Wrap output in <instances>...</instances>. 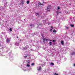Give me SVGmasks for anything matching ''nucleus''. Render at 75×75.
<instances>
[{"label":"nucleus","instance_id":"nucleus-1","mask_svg":"<svg viewBox=\"0 0 75 75\" xmlns=\"http://www.w3.org/2000/svg\"><path fill=\"white\" fill-rule=\"evenodd\" d=\"M24 57L25 59L27 58L28 59H31V58L30 57V56H29V55L28 54H24Z\"/></svg>","mask_w":75,"mask_h":75},{"label":"nucleus","instance_id":"nucleus-2","mask_svg":"<svg viewBox=\"0 0 75 75\" xmlns=\"http://www.w3.org/2000/svg\"><path fill=\"white\" fill-rule=\"evenodd\" d=\"M51 9L50 7V6L47 7V10L48 11H50Z\"/></svg>","mask_w":75,"mask_h":75},{"label":"nucleus","instance_id":"nucleus-3","mask_svg":"<svg viewBox=\"0 0 75 75\" xmlns=\"http://www.w3.org/2000/svg\"><path fill=\"white\" fill-rule=\"evenodd\" d=\"M36 16H38V17H40V16H39V13H36Z\"/></svg>","mask_w":75,"mask_h":75},{"label":"nucleus","instance_id":"nucleus-4","mask_svg":"<svg viewBox=\"0 0 75 75\" xmlns=\"http://www.w3.org/2000/svg\"><path fill=\"white\" fill-rule=\"evenodd\" d=\"M10 41L9 39H8V38L7 39V43H8L10 42Z\"/></svg>","mask_w":75,"mask_h":75},{"label":"nucleus","instance_id":"nucleus-5","mask_svg":"<svg viewBox=\"0 0 75 75\" xmlns=\"http://www.w3.org/2000/svg\"><path fill=\"white\" fill-rule=\"evenodd\" d=\"M42 69V68H41V67L40 66V67H39V68L38 69V71H40L41 70V69Z\"/></svg>","mask_w":75,"mask_h":75},{"label":"nucleus","instance_id":"nucleus-6","mask_svg":"<svg viewBox=\"0 0 75 75\" xmlns=\"http://www.w3.org/2000/svg\"><path fill=\"white\" fill-rule=\"evenodd\" d=\"M75 54V52H73L71 54V55H74Z\"/></svg>","mask_w":75,"mask_h":75},{"label":"nucleus","instance_id":"nucleus-7","mask_svg":"<svg viewBox=\"0 0 75 75\" xmlns=\"http://www.w3.org/2000/svg\"><path fill=\"white\" fill-rule=\"evenodd\" d=\"M64 41H61V43H62V45H64V43L63 42H64Z\"/></svg>","mask_w":75,"mask_h":75},{"label":"nucleus","instance_id":"nucleus-8","mask_svg":"<svg viewBox=\"0 0 75 75\" xmlns=\"http://www.w3.org/2000/svg\"><path fill=\"white\" fill-rule=\"evenodd\" d=\"M39 5H43V4H41V3L40 2L39 3Z\"/></svg>","mask_w":75,"mask_h":75},{"label":"nucleus","instance_id":"nucleus-9","mask_svg":"<svg viewBox=\"0 0 75 75\" xmlns=\"http://www.w3.org/2000/svg\"><path fill=\"white\" fill-rule=\"evenodd\" d=\"M70 26L71 27H74V25L71 24Z\"/></svg>","mask_w":75,"mask_h":75},{"label":"nucleus","instance_id":"nucleus-10","mask_svg":"<svg viewBox=\"0 0 75 75\" xmlns=\"http://www.w3.org/2000/svg\"><path fill=\"white\" fill-rule=\"evenodd\" d=\"M30 65H29L28 64H27V66L28 67H30Z\"/></svg>","mask_w":75,"mask_h":75},{"label":"nucleus","instance_id":"nucleus-11","mask_svg":"<svg viewBox=\"0 0 75 75\" xmlns=\"http://www.w3.org/2000/svg\"><path fill=\"white\" fill-rule=\"evenodd\" d=\"M59 13V11H57V15H58Z\"/></svg>","mask_w":75,"mask_h":75},{"label":"nucleus","instance_id":"nucleus-12","mask_svg":"<svg viewBox=\"0 0 75 75\" xmlns=\"http://www.w3.org/2000/svg\"><path fill=\"white\" fill-rule=\"evenodd\" d=\"M9 30H10V31L11 32H12V28H10L9 29Z\"/></svg>","mask_w":75,"mask_h":75},{"label":"nucleus","instance_id":"nucleus-13","mask_svg":"<svg viewBox=\"0 0 75 75\" xmlns=\"http://www.w3.org/2000/svg\"><path fill=\"white\" fill-rule=\"evenodd\" d=\"M29 3H30V1H27V3L28 4Z\"/></svg>","mask_w":75,"mask_h":75},{"label":"nucleus","instance_id":"nucleus-14","mask_svg":"<svg viewBox=\"0 0 75 75\" xmlns=\"http://www.w3.org/2000/svg\"><path fill=\"white\" fill-rule=\"evenodd\" d=\"M43 39V40H48L47 39H46L45 38H44Z\"/></svg>","mask_w":75,"mask_h":75},{"label":"nucleus","instance_id":"nucleus-15","mask_svg":"<svg viewBox=\"0 0 75 75\" xmlns=\"http://www.w3.org/2000/svg\"><path fill=\"white\" fill-rule=\"evenodd\" d=\"M41 25V23H39V24H38V26H39V25Z\"/></svg>","mask_w":75,"mask_h":75},{"label":"nucleus","instance_id":"nucleus-16","mask_svg":"<svg viewBox=\"0 0 75 75\" xmlns=\"http://www.w3.org/2000/svg\"><path fill=\"white\" fill-rule=\"evenodd\" d=\"M51 65H54V64L53 63V62H52L51 63Z\"/></svg>","mask_w":75,"mask_h":75},{"label":"nucleus","instance_id":"nucleus-17","mask_svg":"<svg viewBox=\"0 0 75 75\" xmlns=\"http://www.w3.org/2000/svg\"><path fill=\"white\" fill-rule=\"evenodd\" d=\"M50 45H52V42H50Z\"/></svg>","mask_w":75,"mask_h":75},{"label":"nucleus","instance_id":"nucleus-18","mask_svg":"<svg viewBox=\"0 0 75 75\" xmlns=\"http://www.w3.org/2000/svg\"><path fill=\"white\" fill-rule=\"evenodd\" d=\"M55 32H57V30H54L53 31V32L54 33Z\"/></svg>","mask_w":75,"mask_h":75},{"label":"nucleus","instance_id":"nucleus-19","mask_svg":"<svg viewBox=\"0 0 75 75\" xmlns=\"http://www.w3.org/2000/svg\"><path fill=\"white\" fill-rule=\"evenodd\" d=\"M54 75H58V74H57L56 73H55Z\"/></svg>","mask_w":75,"mask_h":75},{"label":"nucleus","instance_id":"nucleus-20","mask_svg":"<svg viewBox=\"0 0 75 75\" xmlns=\"http://www.w3.org/2000/svg\"><path fill=\"white\" fill-rule=\"evenodd\" d=\"M31 65H34V63H32V64H31Z\"/></svg>","mask_w":75,"mask_h":75},{"label":"nucleus","instance_id":"nucleus-21","mask_svg":"<svg viewBox=\"0 0 75 75\" xmlns=\"http://www.w3.org/2000/svg\"><path fill=\"white\" fill-rule=\"evenodd\" d=\"M22 4H24V2L23 1H22Z\"/></svg>","mask_w":75,"mask_h":75},{"label":"nucleus","instance_id":"nucleus-22","mask_svg":"<svg viewBox=\"0 0 75 75\" xmlns=\"http://www.w3.org/2000/svg\"><path fill=\"white\" fill-rule=\"evenodd\" d=\"M30 27H32V24H30Z\"/></svg>","mask_w":75,"mask_h":75},{"label":"nucleus","instance_id":"nucleus-23","mask_svg":"<svg viewBox=\"0 0 75 75\" xmlns=\"http://www.w3.org/2000/svg\"><path fill=\"white\" fill-rule=\"evenodd\" d=\"M68 27H67V28H66V29H68Z\"/></svg>","mask_w":75,"mask_h":75},{"label":"nucleus","instance_id":"nucleus-24","mask_svg":"<svg viewBox=\"0 0 75 75\" xmlns=\"http://www.w3.org/2000/svg\"><path fill=\"white\" fill-rule=\"evenodd\" d=\"M52 29H50V32H51V31H52Z\"/></svg>","mask_w":75,"mask_h":75},{"label":"nucleus","instance_id":"nucleus-25","mask_svg":"<svg viewBox=\"0 0 75 75\" xmlns=\"http://www.w3.org/2000/svg\"><path fill=\"white\" fill-rule=\"evenodd\" d=\"M59 9H60L59 7H58V10H59Z\"/></svg>","mask_w":75,"mask_h":75},{"label":"nucleus","instance_id":"nucleus-26","mask_svg":"<svg viewBox=\"0 0 75 75\" xmlns=\"http://www.w3.org/2000/svg\"><path fill=\"white\" fill-rule=\"evenodd\" d=\"M51 27L52 29H53V27L52 26H51Z\"/></svg>","mask_w":75,"mask_h":75},{"label":"nucleus","instance_id":"nucleus-27","mask_svg":"<svg viewBox=\"0 0 75 75\" xmlns=\"http://www.w3.org/2000/svg\"><path fill=\"white\" fill-rule=\"evenodd\" d=\"M54 41H55V40H52V42H54Z\"/></svg>","mask_w":75,"mask_h":75},{"label":"nucleus","instance_id":"nucleus-28","mask_svg":"<svg viewBox=\"0 0 75 75\" xmlns=\"http://www.w3.org/2000/svg\"><path fill=\"white\" fill-rule=\"evenodd\" d=\"M18 37H17L16 38L18 39Z\"/></svg>","mask_w":75,"mask_h":75},{"label":"nucleus","instance_id":"nucleus-29","mask_svg":"<svg viewBox=\"0 0 75 75\" xmlns=\"http://www.w3.org/2000/svg\"><path fill=\"white\" fill-rule=\"evenodd\" d=\"M74 66H75V64H74Z\"/></svg>","mask_w":75,"mask_h":75},{"label":"nucleus","instance_id":"nucleus-30","mask_svg":"<svg viewBox=\"0 0 75 75\" xmlns=\"http://www.w3.org/2000/svg\"><path fill=\"white\" fill-rule=\"evenodd\" d=\"M43 42H45V40H44L43 41Z\"/></svg>","mask_w":75,"mask_h":75},{"label":"nucleus","instance_id":"nucleus-31","mask_svg":"<svg viewBox=\"0 0 75 75\" xmlns=\"http://www.w3.org/2000/svg\"><path fill=\"white\" fill-rule=\"evenodd\" d=\"M21 40H20V41L21 42Z\"/></svg>","mask_w":75,"mask_h":75},{"label":"nucleus","instance_id":"nucleus-32","mask_svg":"<svg viewBox=\"0 0 75 75\" xmlns=\"http://www.w3.org/2000/svg\"><path fill=\"white\" fill-rule=\"evenodd\" d=\"M50 23H48V25H50Z\"/></svg>","mask_w":75,"mask_h":75},{"label":"nucleus","instance_id":"nucleus-33","mask_svg":"<svg viewBox=\"0 0 75 75\" xmlns=\"http://www.w3.org/2000/svg\"><path fill=\"white\" fill-rule=\"evenodd\" d=\"M28 64H29V63H29V62H28Z\"/></svg>","mask_w":75,"mask_h":75},{"label":"nucleus","instance_id":"nucleus-34","mask_svg":"<svg viewBox=\"0 0 75 75\" xmlns=\"http://www.w3.org/2000/svg\"><path fill=\"white\" fill-rule=\"evenodd\" d=\"M40 17L41 18H42V16H40Z\"/></svg>","mask_w":75,"mask_h":75},{"label":"nucleus","instance_id":"nucleus-35","mask_svg":"<svg viewBox=\"0 0 75 75\" xmlns=\"http://www.w3.org/2000/svg\"><path fill=\"white\" fill-rule=\"evenodd\" d=\"M44 71L45 72V71Z\"/></svg>","mask_w":75,"mask_h":75},{"label":"nucleus","instance_id":"nucleus-36","mask_svg":"<svg viewBox=\"0 0 75 75\" xmlns=\"http://www.w3.org/2000/svg\"><path fill=\"white\" fill-rule=\"evenodd\" d=\"M28 61H29V60H28Z\"/></svg>","mask_w":75,"mask_h":75}]
</instances>
